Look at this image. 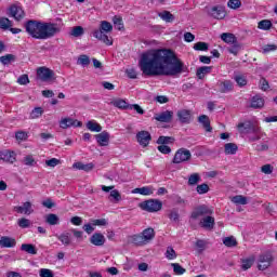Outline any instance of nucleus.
<instances>
[{"instance_id": "nucleus-41", "label": "nucleus", "mask_w": 277, "mask_h": 277, "mask_svg": "<svg viewBox=\"0 0 277 277\" xmlns=\"http://www.w3.org/2000/svg\"><path fill=\"white\" fill-rule=\"evenodd\" d=\"M84 30L81 26H75L71 28L69 36H72V38H81L83 36Z\"/></svg>"}, {"instance_id": "nucleus-4", "label": "nucleus", "mask_w": 277, "mask_h": 277, "mask_svg": "<svg viewBox=\"0 0 277 277\" xmlns=\"http://www.w3.org/2000/svg\"><path fill=\"white\" fill-rule=\"evenodd\" d=\"M272 263H274V255L272 252H265L259 255L258 259V269L260 272H265L268 267H272Z\"/></svg>"}, {"instance_id": "nucleus-43", "label": "nucleus", "mask_w": 277, "mask_h": 277, "mask_svg": "<svg viewBox=\"0 0 277 277\" xmlns=\"http://www.w3.org/2000/svg\"><path fill=\"white\" fill-rule=\"evenodd\" d=\"M272 21L269 19H263L259 22L258 27L259 29H263V31H269L272 29Z\"/></svg>"}, {"instance_id": "nucleus-11", "label": "nucleus", "mask_w": 277, "mask_h": 277, "mask_svg": "<svg viewBox=\"0 0 277 277\" xmlns=\"http://www.w3.org/2000/svg\"><path fill=\"white\" fill-rule=\"evenodd\" d=\"M208 14L212 16V18H216V21H222L226 18V8L223 5L212 6Z\"/></svg>"}, {"instance_id": "nucleus-57", "label": "nucleus", "mask_w": 277, "mask_h": 277, "mask_svg": "<svg viewBox=\"0 0 277 277\" xmlns=\"http://www.w3.org/2000/svg\"><path fill=\"white\" fill-rule=\"evenodd\" d=\"M27 137H29V135L25 131L15 132V138L17 142H26Z\"/></svg>"}, {"instance_id": "nucleus-9", "label": "nucleus", "mask_w": 277, "mask_h": 277, "mask_svg": "<svg viewBox=\"0 0 277 277\" xmlns=\"http://www.w3.org/2000/svg\"><path fill=\"white\" fill-rule=\"evenodd\" d=\"M192 159V151L189 149L180 148L176 150L172 163H185V161H189Z\"/></svg>"}, {"instance_id": "nucleus-58", "label": "nucleus", "mask_w": 277, "mask_h": 277, "mask_svg": "<svg viewBox=\"0 0 277 277\" xmlns=\"http://www.w3.org/2000/svg\"><path fill=\"white\" fill-rule=\"evenodd\" d=\"M166 256L169 261L176 259V251H174V248L168 247L166 251Z\"/></svg>"}, {"instance_id": "nucleus-47", "label": "nucleus", "mask_w": 277, "mask_h": 277, "mask_svg": "<svg viewBox=\"0 0 277 277\" xmlns=\"http://www.w3.org/2000/svg\"><path fill=\"white\" fill-rule=\"evenodd\" d=\"M113 105L115 107H118V109H129V107L131 106L124 100H117V101L113 102Z\"/></svg>"}, {"instance_id": "nucleus-21", "label": "nucleus", "mask_w": 277, "mask_h": 277, "mask_svg": "<svg viewBox=\"0 0 277 277\" xmlns=\"http://www.w3.org/2000/svg\"><path fill=\"white\" fill-rule=\"evenodd\" d=\"M252 109H263L265 107V100L261 95H255L251 98Z\"/></svg>"}, {"instance_id": "nucleus-34", "label": "nucleus", "mask_w": 277, "mask_h": 277, "mask_svg": "<svg viewBox=\"0 0 277 277\" xmlns=\"http://www.w3.org/2000/svg\"><path fill=\"white\" fill-rule=\"evenodd\" d=\"M21 250L22 252H27V254H38V249L31 243H23Z\"/></svg>"}, {"instance_id": "nucleus-30", "label": "nucleus", "mask_w": 277, "mask_h": 277, "mask_svg": "<svg viewBox=\"0 0 277 277\" xmlns=\"http://www.w3.org/2000/svg\"><path fill=\"white\" fill-rule=\"evenodd\" d=\"M159 18H161V21H164V23H174V15L172 13H170V11H162L160 13H158Z\"/></svg>"}, {"instance_id": "nucleus-28", "label": "nucleus", "mask_w": 277, "mask_h": 277, "mask_svg": "<svg viewBox=\"0 0 277 277\" xmlns=\"http://www.w3.org/2000/svg\"><path fill=\"white\" fill-rule=\"evenodd\" d=\"M221 40H223V42H226V44H235V42H237V37H235V35L230 32H223L221 35Z\"/></svg>"}, {"instance_id": "nucleus-45", "label": "nucleus", "mask_w": 277, "mask_h": 277, "mask_svg": "<svg viewBox=\"0 0 277 277\" xmlns=\"http://www.w3.org/2000/svg\"><path fill=\"white\" fill-rule=\"evenodd\" d=\"M10 27H12V21H10V18L8 17H1L0 29H3L4 31H6V29H10Z\"/></svg>"}, {"instance_id": "nucleus-20", "label": "nucleus", "mask_w": 277, "mask_h": 277, "mask_svg": "<svg viewBox=\"0 0 277 277\" xmlns=\"http://www.w3.org/2000/svg\"><path fill=\"white\" fill-rule=\"evenodd\" d=\"M16 239L10 236H2L0 238V248H15Z\"/></svg>"}, {"instance_id": "nucleus-59", "label": "nucleus", "mask_w": 277, "mask_h": 277, "mask_svg": "<svg viewBox=\"0 0 277 277\" xmlns=\"http://www.w3.org/2000/svg\"><path fill=\"white\" fill-rule=\"evenodd\" d=\"M196 248H198V252H205V248H207V241L203 239H198L195 242Z\"/></svg>"}, {"instance_id": "nucleus-64", "label": "nucleus", "mask_w": 277, "mask_h": 277, "mask_svg": "<svg viewBox=\"0 0 277 277\" xmlns=\"http://www.w3.org/2000/svg\"><path fill=\"white\" fill-rule=\"evenodd\" d=\"M109 224L106 219H95L92 221V226H107Z\"/></svg>"}, {"instance_id": "nucleus-52", "label": "nucleus", "mask_w": 277, "mask_h": 277, "mask_svg": "<svg viewBox=\"0 0 277 277\" xmlns=\"http://www.w3.org/2000/svg\"><path fill=\"white\" fill-rule=\"evenodd\" d=\"M171 267H173V272L174 274H177V276H183V274L186 272V269L179 263H172Z\"/></svg>"}, {"instance_id": "nucleus-14", "label": "nucleus", "mask_w": 277, "mask_h": 277, "mask_svg": "<svg viewBox=\"0 0 277 277\" xmlns=\"http://www.w3.org/2000/svg\"><path fill=\"white\" fill-rule=\"evenodd\" d=\"M16 213H24L25 215H31L34 213V206L30 201L24 202L22 206H15L13 209Z\"/></svg>"}, {"instance_id": "nucleus-24", "label": "nucleus", "mask_w": 277, "mask_h": 277, "mask_svg": "<svg viewBox=\"0 0 277 277\" xmlns=\"http://www.w3.org/2000/svg\"><path fill=\"white\" fill-rule=\"evenodd\" d=\"M72 168L76 170H83V172H92L94 170V163H83V162H76L72 164Z\"/></svg>"}, {"instance_id": "nucleus-26", "label": "nucleus", "mask_w": 277, "mask_h": 277, "mask_svg": "<svg viewBox=\"0 0 277 277\" xmlns=\"http://www.w3.org/2000/svg\"><path fill=\"white\" fill-rule=\"evenodd\" d=\"M167 215L171 222L179 224V222L181 220V214H179V209L173 208V209L169 210Z\"/></svg>"}, {"instance_id": "nucleus-48", "label": "nucleus", "mask_w": 277, "mask_h": 277, "mask_svg": "<svg viewBox=\"0 0 277 277\" xmlns=\"http://www.w3.org/2000/svg\"><path fill=\"white\" fill-rule=\"evenodd\" d=\"M44 114V109L42 107H36L30 113L31 120H36V118H40Z\"/></svg>"}, {"instance_id": "nucleus-23", "label": "nucleus", "mask_w": 277, "mask_h": 277, "mask_svg": "<svg viewBox=\"0 0 277 277\" xmlns=\"http://www.w3.org/2000/svg\"><path fill=\"white\" fill-rule=\"evenodd\" d=\"M198 122L200 124H202L205 131H207V133H211V131H213V128H211V120L209 119V116L207 115H201L198 117Z\"/></svg>"}, {"instance_id": "nucleus-8", "label": "nucleus", "mask_w": 277, "mask_h": 277, "mask_svg": "<svg viewBox=\"0 0 277 277\" xmlns=\"http://www.w3.org/2000/svg\"><path fill=\"white\" fill-rule=\"evenodd\" d=\"M206 215H213V209L209 208L207 205H201L192 212L190 217L192 220H198V217H203Z\"/></svg>"}, {"instance_id": "nucleus-36", "label": "nucleus", "mask_w": 277, "mask_h": 277, "mask_svg": "<svg viewBox=\"0 0 277 277\" xmlns=\"http://www.w3.org/2000/svg\"><path fill=\"white\" fill-rule=\"evenodd\" d=\"M228 53H232V55H238L241 51V43L239 41H236L230 44V47L227 48Z\"/></svg>"}, {"instance_id": "nucleus-31", "label": "nucleus", "mask_w": 277, "mask_h": 277, "mask_svg": "<svg viewBox=\"0 0 277 277\" xmlns=\"http://www.w3.org/2000/svg\"><path fill=\"white\" fill-rule=\"evenodd\" d=\"M225 155H237V150H239V146L235 143H227L224 146Z\"/></svg>"}, {"instance_id": "nucleus-54", "label": "nucleus", "mask_w": 277, "mask_h": 277, "mask_svg": "<svg viewBox=\"0 0 277 277\" xmlns=\"http://www.w3.org/2000/svg\"><path fill=\"white\" fill-rule=\"evenodd\" d=\"M200 183V174L193 173L188 177V185H198Z\"/></svg>"}, {"instance_id": "nucleus-38", "label": "nucleus", "mask_w": 277, "mask_h": 277, "mask_svg": "<svg viewBox=\"0 0 277 277\" xmlns=\"http://www.w3.org/2000/svg\"><path fill=\"white\" fill-rule=\"evenodd\" d=\"M209 72H211V67L202 66L197 69L196 76L198 79H205V75H209Z\"/></svg>"}, {"instance_id": "nucleus-3", "label": "nucleus", "mask_w": 277, "mask_h": 277, "mask_svg": "<svg viewBox=\"0 0 277 277\" xmlns=\"http://www.w3.org/2000/svg\"><path fill=\"white\" fill-rule=\"evenodd\" d=\"M114 30V26L111 23L107 21H102L100 25V29H96L93 31V37L96 38V40H101V42H104L107 47H111L114 44V39L107 34L111 32Z\"/></svg>"}, {"instance_id": "nucleus-6", "label": "nucleus", "mask_w": 277, "mask_h": 277, "mask_svg": "<svg viewBox=\"0 0 277 277\" xmlns=\"http://www.w3.org/2000/svg\"><path fill=\"white\" fill-rule=\"evenodd\" d=\"M239 133L252 135V133H261V127L252 121H245L238 123Z\"/></svg>"}, {"instance_id": "nucleus-19", "label": "nucleus", "mask_w": 277, "mask_h": 277, "mask_svg": "<svg viewBox=\"0 0 277 277\" xmlns=\"http://www.w3.org/2000/svg\"><path fill=\"white\" fill-rule=\"evenodd\" d=\"M95 140L98 146H109V132L103 131L100 134H95Z\"/></svg>"}, {"instance_id": "nucleus-44", "label": "nucleus", "mask_w": 277, "mask_h": 277, "mask_svg": "<svg viewBox=\"0 0 277 277\" xmlns=\"http://www.w3.org/2000/svg\"><path fill=\"white\" fill-rule=\"evenodd\" d=\"M223 243L226 248H235V246H237V239L233 236L225 237L223 239Z\"/></svg>"}, {"instance_id": "nucleus-63", "label": "nucleus", "mask_w": 277, "mask_h": 277, "mask_svg": "<svg viewBox=\"0 0 277 277\" xmlns=\"http://www.w3.org/2000/svg\"><path fill=\"white\" fill-rule=\"evenodd\" d=\"M39 276L40 277H53V271L49 269V268H41L39 271Z\"/></svg>"}, {"instance_id": "nucleus-61", "label": "nucleus", "mask_w": 277, "mask_h": 277, "mask_svg": "<svg viewBox=\"0 0 277 277\" xmlns=\"http://www.w3.org/2000/svg\"><path fill=\"white\" fill-rule=\"evenodd\" d=\"M227 5L232 10H238V8H241V0H229Z\"/></svg>"}, {"instance_id": "nucleus-42", "label": "nucleus", "mask_w": 277, "mask_h": 277, "mask_svg": "<svg viewBox=\"0 0 277 277\" xmlns=\"http://www.w3.org/2000/svg\"><path fill=\"white\" fill-rule=\"evenodd\" d=\"M241 269H243V272H248V269L254 265V258L245 259L241 261Z\"/></svg>"}, {"instance_id": "nucleus-39", "label": "nucleus", "mask_w": 277, "mask_h": 277, "mask_svg": "<svg viewBox=\"0 0 277 277\" xmlns=\"http://www.w3.org/2000/svg\"><path fill=\"white\" fill-rule=\"evenodd\" d=\"M175 140L172 136H159L156 144L163 145L166 144H174Z\"/></svg>"}, {"instance_id": "nucleus-55", "label": "nucleus", "mask_w": 277, "mask_h": 277, "mask_svg": "<svg viewBox=\"0 0 277 277\" xmlns=\"http://www.w3.org/2000/svg\"><path fill=\"white\" fill-rule=\"evenodd\" d=\"M17 226H19V228H29V226H31V221L26 217L18 219Z\"/></svg>"}, {"instance_id": "nucleus-16", "label": "nucleus", "mask_w": 277, "mask_h": 277, "mask_svg": "<svg viewBox=\"0 0 277 277\" xmlns=\"http://www.w3.org/2000/svg\"><path fill=\"white\" fill-rule=\"evenodd\" d=\"M199 226H201V228H205V230H213V228H215V217L209 215L201 219V221L199 222Z\"/></svg>"}, {"instance_id": "nucleus-15", "label": "nucleus", "mask_w": 277, "mask_h": 277, "mask_svg": "<svg viewBox=\"0 0 277 277\" xmlns=\"http://www.w3.org/2000/svg\"><path fill=\"white\" fill-rule=\"evenodd\" d=\"M176 116L182 124H189L192 122V110L181 109L177 111Z\"/></svg>"}, {"instance_id": "nucleus-5", "label": "nucleus", "mask_w": 277, "mask_h": 277, "mask_svg": "<svg viewBox=\"0 0 277 277\" xmlns=\"http://www.w3.org/2000/svg\"><path fill=\"white\" fill-rule=\"evenodd\" d=\"M143 211H148V213H157L163 208V202L159 199H149L141 203Z\"/></svg>"}, {"instance_id": "nucleus-33", "label": "nucleus", "mask_w": 277, "mask_h": 277, "mask_svg": "<svg viewBox=\"0 0 277 277\" xmlns=\"http://www.w3.org/2000/svg\"><path fill=\"white\" fill-rule=\"evenodd\" d=\"M143 236V239L148 242L153 239H155V229L153 227L146 228L141 234Z\"/></svg>"}, {"instance_id": "nucleus-60", "label": "nucleus", "mask_w": 277, "mask_h": 277, "mask_svg": "<svg viewBox=\"0 0 277 277\" xmlns=\"http://www.w3.org/2000/svg\"><path fill=\"white\" fill-rule=\"evenodd\" d=\"M273 51H277V45L276 44H266L262 48V53L267 54L272 53Z\"/></svg>"}, {"instance_id": "nucleus-37", "label": "nucleus", "mask_w": 277, "mask_h": 277, "mask_svg": "<svg viewBox=\"0 0 277 277\" xmlns=\"http://www.w3.org/2000/svg\"><path fill=\"white\" fill-rule=\"evenodd\" d=\"M113 23L115 25V29H118V31H124V24L122 23V17L115 15L113 17Z\"/></svg>"}, {"instance_id": "nucleus-7", "label": "nucleus", "mask_w": 277, "mask_h": 277, "mask_svg": "<svg viewBox=\"0 0 277 277\" xmlns=\"http://www.w3.org/2000/svg\"><path fill=\"white\" fill-rule=\"evenodd\" d=\"M37 77L40 81H55V71L48 67H39L37 68Z\"/></svg>"}, {"instance_id": "nucleus-12", "label": "nucleus", "mask_w": 277, "mask_h": 277, "mask_svg": "<svg viewBox=\"0 0 277 277\" xmlns=\"http://www.w3.org/2000/svg\"><path fill=\"white\" fill-rule=\"evenodd\" d=\"M150 140H153V136L148 131L143 130L136 134V141L138 142L140 146H143V148H146V146L150 144Z\"/></svg>"}, {"instance_id": "nucleus-13", "label": "nucleus", "mask_w": 277, "mask_h": 277, "mask_svg": "<svg viewBox=\"0 0 277 277\" xmlns=\"http://www.w3.org/2000/svg\"><path fill=\"white\" fill-rule=\"evenodd\" d=\"M172 118H174V111L172 110H164L154 116V120H157V122H172Z\"/></svg>"}, {"instance_id": "nucleus-2", "label": "nucleus", "mask_w": 277, "mask_h": 277, "mask_svg": "<svg viewBox=\"0 0 277 277\" xmlns=\"http://www.w3.org/2000/svg\"><path fill=\"white\" fill-rule=\"evenodd\" d=\"M25 29L31 38L36 40H49L56 34H60L57 24L44 23L36 19H29L25 23Z\"/></svg>"}, {"instance_id": "nucleus-35", "label": "nucleus", "mask_w": 277, "mask_h": 277, "mask_svg": "<svg viewBox=\"0 0 277 277\" xmlns=\"http://www.w3.org/2000/svg\"><path fill=\"white\" fill-rule=\"evenodd\" d=\"M45 222L50 226H57V224H60V216H57V214L50 213L45 216Z\"/></svg>"}, {"instance_id": "nucleus-56", "label": "nucleus", "mask_w": 277, "mask_h": 277, "mask_svg": "<svg viewBox=\"0 0 277 277\" xmlns=\"http://www.w3.org/2000/svg\"><path fill=\"white\" fill-rule=\"evenodd\" d=\"M23 163L24 166H29L31 168L36 166V159L34 158L32 155H27L26 157H24Z\"/></svg>"}, {"instance_id": "nucleus-32", "label": "nucleus", "mask_w": 277, "mask_h": 277, "mask_svg": "<svg viewBox=\"0 0 277 277\" xmlns=\"http://www.w3.org/2000/svg\"><path fill=\"white\" fill-rule=\"evenodd\" d=\"M13 62H16V55L14 54L0 56V64H3V66H9V64H12Z\"/></svg>"}, {"instance_id": "nucleus-51", "label": "nucleus", "mask_w": 277, "mask_h": 277, "mask_svg": "<svg viewBox=\"0 0 277 277\" xmlns=\"http://www.w3.org/2000/svg\"><path fill=\"white\" fill-rule=\"evenodd\" d=\"M57 239H60V241L62 242L63 246H70V234L69 233L61 234L60 236H57Z\"/></svg>"}, {"instance_id": "nucleus-1", "label": "nucleus", "mask_w": 277, "mask_h": 277, "mask_svg": "<svg viewBox=\"0 0 277 277\" xmlns=\"http://www.w3.org/2000/svg\"><path fill=\"white\" fill-rule=\"evenodd\" d=\"M138 66L147 77L166 75L176 77L185 70V64L171 49L149 50L141 55Z\"/></svg>"}, {"instance_id": "nucleus-50", "label": "nucleus", "mask_w": 277, "mask_h": 277, "mask_svg": "<svg viewBox=\"0 0 277 277\" xmlns=\"http://www.w3.org/2000/svg\"><path fill=\"white\" fill-rule=\"evenodd\" d=\"M193 49L195 51H209V43L199 41L194 44Z\"/></svg>"}, {"instance_id": "nucleus-29", "label": "nucleus", "mask_w": 277, "mask_h": 277, "mask_svg": "<svg viewBox=\"0 0 277 277\" xmlns=\"http://www.w3.org/2000/svg\"><path fill=\"white\" fill-rule=\"evenodd\" d=\"M87 129L93 133H101V131H103V127H101V124L94 120L87 122Z\"/></svg>"}, {"instance_id": "nucleus-62", "label": "nucleus", "mask_w": 277, "mask_h": 277, "mask_svg": "<svg viewBox=\"0 0 277 277\" xmlns=\"http://www.w3.org/2000/svg\"><path fill=\"white\" fill-rule=\"evenodd\" d=\"M197 193L202 195V194H207L209 192V185L203 183V184H200V185H197Z\"/></svg>"}, {"instance_id": "nucleus-40", "label": "nucleus", "mask_w": 277, "mask_h": 277, "mask_svg": "<svg viewBox=\"0 0 277 277\" xmlns=\"http://www.w3.org/2000/svg\"><path fill=\"white\" fill-rule=\"evenodd\" d=\"M232 202H234V205H248V197L236 195L232 197Z\"/></svg>"}, {"instance_id": "nucleus-49", "label": "nucleus", "mask_w": 277, "mask_h": 277, "mask_svg": "<svg viewBox=\"0 0 277 277\" xmlns=\"http://www.w3.org/2000/svg\"><path fill=\"white\" fill-rule=\"evenodd\" d=\"M236 83L239 85V88H243V85H248V79H246V76L243 75H237L234 77Z\"/></svg>"}, {"instance_id": "nucleus-10", "label": "nucleus", "mask_w": 277, "mask_h": 277, "mask_svg": "<svg viewBox=\"0 0 277 277\" xmlns=\"http://www.w3.org/2000/svg\"><path fill=\"white\" fill-rule=\"evenodd\" d=\"M8 16L15 18L17 22H21L23 18H25V11L19 5L12 4L8 10Z\"/></svg>"}, {"instance_id": "nucleus-53", "label": "nucleus", "mask_w": 277, "mask_h": 277, "mask_svg": "<svg viewBox=\"0 0 277 277\" xmlns=\"http://www.w3.org/2000/svg\"><path fill=\"white\" fill-rule=\"evenodd\" d=\"M132 241L133 243H135V246H144L145 243H147L142 234L134 235L132 237Z\"/></svg>"}, {"instance_id": "nucleus-27", "label": "nucleus", "mask_w": 277, "mask_h": 277, "mask_svg": "<svg viewBox=\"0 0 277 277\" xmlns=\"http://www.w3.org/2000/svg\"><path fill=\"white\" fill-rule=\"evenodd\" d=\"M132 194H141V196H151L153 187L151 186H143L141 188H134Z\"/></svg>"}, {"instance_id": "nucleus-18", "label": "nucleus", "mask_w": 277, "mask_h": 277, "mask_svg": "<svg viewBox=\"0 0 277 277\" xmlns=\"http://www.w3.org/2000/svg\"><path fill=\"white\" fill-rule=\"evenodd\" d=\"M105 236L102 233H94L90 237V243H92V246H96L97 248L105 246Z\"/></svg>"}, {"instance_id": "nucleus-46", "label": "nucleus", "mask_w": 277, "mask_h": 277, "mask_svg": "<svg viewBox=\"0 0 277 277\" xmlns=\"http://www.w3.org/2000/svg\"><path fill=\"white\" fill-rule=\"evenodd\" d=\"M77 64H79L80 66H90V56H88L87 54H81L79 57H78V62Z\"/></svg>"}, {"instance_id": "nucleus-25", "label": "nucleus", "mask_w": 277, "mask_h": 277, "mask_svg": "<svg viewBox=\"0 0 277 277\" xmlns=\"http://www.w3.org/2000/svg\"><path fill=\"white\" fill-rule=\"evenodd\" d=\"M0 158L6 163H14V161H16V154L14 151H4L1 154Z\"/></svg>"}, {"instance_id": "nucleus-17", "label": "nucleus", "mask_w": 277, "mask_h": 277, "mask_svg": "<svg viewBox=\"0 0 277 277\" xmlns=\"http://www.w3.org/2000/svg\"><path fill=\"white\" fill-rule=\"evenodd\" d=\"M83 123L77 119L64 118L60 122L61 129H69V127H82Z\"/></svg>"}, {"instance_id": "nucleus-22", "label": "nucleus", "mask_w": 277, "mask_h": 277, "mask_svg": "<svg viewBox=\"0 0 277 277\" xmlns=\"http://www.w3.org/2000/svg\"><path fill=\"white\" fill-rule=\"evenodd\" d=\"M219 90L222 94H226L228 92H233V81L230 80H224L217 82Z\"/></svg>"}]
</instances>
